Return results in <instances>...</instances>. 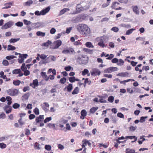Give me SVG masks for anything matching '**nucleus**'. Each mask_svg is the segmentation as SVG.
Wrapping results in <instances>:
<instances>
[{
    "label": "nucleus",
    "mask_w": 153,
    "mask_h": 153,
    "mask_svg": "<svg viewBox=\"0 0 153 153\" xmlns=\"http://www.w3.org/2000/svg\"><path fill=\"white\" fill-rule=\"evenodd\" d=\"M16 58V56L13 55L8 56L6 57V59L10 60L14 58Z\"/></svg>",
    "instance_id": "nucleus-41"
},
{
    "label": "nucleus",
    "mask_w": 153,
    "mask_h": 153,
    "mask_svg": "<svg viewBox=\"0 0 153 153\" xmlns=\"http://www.w3.org/2000/svg\"><path fill=\"white\" fill-rule=\"evenodd\" d=\"M6 100L8 102L7 104L8 105H10L12 103V98L10 97H7L6 98Z\"/></svg>",
    "instance_id": "nucleus-29"
},
{
    "label": "nucleus",
    "mask_w": 153,
    "mask_h": 153,
    "mask_svg": "<svg viewBox=\"0 0 153 153\" xmlns=\"http://www.w3.org/2000/svg\"><path fill=\"white\" fill-rule=\"evenodd\" d=\"M16 26H17L18 27H22L23 26V23L22 22H17L15 24Z\"/></svg>",
    "instance_id": "nucleus-57"
},
{
    "label": "nucleus",
    "mask_w": 153,
    "mask_h": 153,
    "mask_svg": "<svg viewBox=\"0 0 153 153\" xmlns=\"http://www.w3.org/2000/svg\"><path fill=\"white\" fill-rule=\"evenodd\" d=\"M33 3V1L31 0H29L24 3L23 4L25 6H29Z\"/></svg>",
    "instance_id": "nucleus-21"
},
{
    "label": "nucleus",
    "mask_w": 153,
    "mask_h": 153,
    "mask_svg": "<svg viewBox=\"0 0 153 153\" xmlns=\"http://www.w3.org/2000/svg\"><path fill=\"white\" fill-rule=\"evenodd\" d=\"M82 7L79 4H78L76 7V11L73 13H71V14H75L80 13L82 11Z\"/></svg>",
    "instance_id": "nucleus-10"
},
{
    "label": "nucleus",
    "mask_w": 153,
    "mask_h": 153,
    "mask_svg": "<svg viewBox=\"0 0 153 153\" xmlns=\"http://www.w3.org/2000/svg\"><path fill=\"white\" fill-rule=\"evenodd\" d=\"M120 25L122 27H125L127 28H130L131 27V25L129 24H121Z\"/></svg>",
    "instance_id": "nucleus-30"
},
{
    "label": "nucleus",
    "mask_w": 153,
    "mask_h": 153,
    "mask_svg": "<svg viewBox=\"0 0 153 153\" xmlns=\"http://www.w3.org/2000/svg\"><path fill=\"white\" fill-rule=\"evenodd\" d=\"M38 82L37 79H36L33 81V83L30 84V86H32V87L34 88L36 87L38 85Z\"/></svg>",
    "instance_id": "nucleus-16"
},
{
    "label": "nucleus",
    "mask_w": 153,
    "mask_h": 153,
    "mask_svg": "<svg viewBox=\"0 0 153 153\" xmlns=\"http://www.w3.org/2000/svg\"><path fill=\"white\" fill-rule=\"evenodd\" d=\"M118 68L116 67H112L105 69L104 70V72L105 73H110L112 72L117 71Z\"/></svg>",
    "instance_id": "nucleus-9"
},
{
    "label": "nucleus",
    "mask_w": 153,
    "mask_h": 153,
    "mask_svg": "<svg viewBox=\"0 0 153 153\" xmlns=\"http://www.w3.org/2000/svg\"><path fill=\"white\" fill-rule=\"evenodd\" d=\"M147 118V116L146 117H140V120L139 122L140 123H142L144 122L145 120V119Z\"/></svg>",
    "instance_id": "nucleus-49"
},
{
    "label": "nucleus",
    "mask_w": 153,
    "mask_h": 153,
    "mask_svg": "<svg viewBox=\"0 0 153 153\" xmlns=\"http://www.w3.org/2000/svg\"><path fill=\"white\" fill-rule=\"evenodd\" d=\"M4 5L5 6L2 7V9H6L10 8L11 7V6L13 5V2H12L5 3L4 4Z\"/></svg>",
    "instance_id": "nucleus-17"
},
{
    "label": "nucleus",
    "mask_w": 153,
    "mask_h": 153,
    "mask_svg": "<svg viewBox=\"0 0 153 153\" xmlns=\"http://www.w3.org/2000/svg\"><path fill=\"white\" fill-rule=\"evenodd\" d=\"M52 120V118L51 117H47L44 121V122L45 123H46L47 122H49Z\"/></svg>",
    "instance_id": "nucleus-55"
},
{
    "label": "nucleus",
    "mask_w": 153,
    "mask_h": 153,
    "mask_svg": "<svg viewBox=\"0 0 153 153\" xmlns=\"http://www.w3.org/2000/svg\"><path fill=\"white\" fill-rule=\"evenodd\" d=\"M62 52L63 53L65 54H74L75 53V51L73 48L70 47L68 48L64 49L62 51Z\"/></svg>",
    "instance_id": "nucleus-3"
},
{
    "label": "nucleus",
    "mask_w": 153,
    "mask_h": 153,
    "mask_svg": "<svg viewBox=\"0 0 153 153\" xmlns=\"http://www.w3.org/2000/svg\"><path fill=\"white\" fill-rule=\"evenodd\" d=\"M14 25V23L11 21H10L5 24L2 26L1 29L3 30L7 29L10 28Z\"/></svg>",
    "instance_id": "nucleus-7"
},
{
    "label": "nucleus",
    "mask_w": 153,
    "mask_h": 153,
    "mask_svg": "<svg viewBox=\"0 0 153 153\" xmlns=\"http://www.w3.org/2000/svg\"><path fill=\"white\" fill-rule=\"evenodd\" d=\"M77 29L81 34L86 36H89L90 33V29L86 25L81 24L77 26Z\"/></svg>",
    "instance_id": "nucleus-1"
},
{
    "label": "nucleus",
    "mask_w": 153,
    "mask_h": 153,
    "mask_svg": "<svg viewBox=\"0 0 153 153\" xmlns=\"http://www.w3.org/2000/svg\"><path fill=\"white\" fill-rule=\"evenodd\" d=\"M69 80L71 82H73L75 81V77L74 76L70 77L69 78Z\"/></svg>",
    "instance_id": "nucleus-63"
},
{
    "label": "nucleus",
    "mask_w": 153,
    "mask_h": 153,
    "mask_svg": "<svg viewBox=\"0 0 153 153\" xmlns=\"http://www.w3.org/2000/svg\"><path fill=\"white\" fill-rule=\"evenodd\" d=\"M51 9L50 6H48L45 8L43 9L41 11V14L42 15H44L48 13Z\"/></svg>",
    "instance_id": "nucleus-12"
},
{
    "label": "nucleus",
    "mask_w": 153,
    "mask_h": 153,
    "mask_svg": "<svg viewBox=\"0 0 153 153\" xmlns=\"http://www.w3.org/2000/svg\"><path fill=\"white\" fill-rule=\"evenodd\" d=\"M71 68H72V69H73L70 66L65 67V70L67 71H70V70H71Z\"/></svg>",
    "instance_id": "nucleus-62"
},
{
    "label": "nucleus",
    "mask_w": 153,
    "mask_h": 153,
    "mask_svg": "<svg viewBox=\"0 0 153 153\" xmlns=\"http://www.w3.org/2000/svg\"><path fill=\"white\" fill-rule=\"evenodd\" d=\"M81 116H80V118L81 119L83 120L87 115V112L85 110H82L81 112Z\"/></svg>",
    "instance_id": "nucleus-18"
},
{
    "label": "nucleus",
    "mask_w": 153,
    "mask_h": 153,
    "mask_svg": "<svg viewBox=\"0 0 153 153\" xmlns=\"http://www.w3.org/2000/svg\"><path fill=\"white\" fill-rule=\"evenodd\" d=\"M33 112L36 115H39V110L37 108H36L33 110Z\"/></svg>",
    "instance_id": "nucleus-46"
},
{
    "label": "nucleus",
    "mask_w": 153,
    "mask_h": 153,
    "mask_svg": "<svg viewBox=\"0 0 153 153\" xmlns=\"http://www.w3.org/2000/svg\"><path fill=\"white\" fill-rule=\"evenodd\" d=\"M133 11L136 14L138 15L139 13V11L138 7L137 6H132L131 7Z\"/></svg>",
    "instance_id": "nucleus-15"
},
{
    "label": "nucleus",
    "mask_w": 153,
    "mask_h": 153,
    "mask_svg": "<svg viewBox=\"0 0 153 153\" xmlns=\"http://www.w3.org/2000/svg\"><path fill=\"white\" fill-rule=\"evenodd\" d=\"M23 71L24 72V74L25 76H27L29 75L30 74V72L29 71L27 70V69L25 70V71Z\"/></svg>",
    "instance_id": "nucleus-58"
},
{
    "label": "nucleus",
    "mask_w": 153,
    "mask_h": 153,
    "mask_svg": "<svg viewBox=\"0 0 153 153\" xmlns=\"http://www.w3.org/2000/svg\"><path fill=\"white\" fill-rule=\"evenodd\" d=\"M37 56H39L40 58L42 59H45L47 57V56L44 54H39L38 53L37 54Z\"/></svg>",
    "instance_id": "nucleus-31"
},
{
    "label": "nucleus",
    "mask_w": 153,
    "mask_h": 153,
    "mask_svg": "<svg viewBox=\"0 0 153 153\" xmlns=\"http://www.w3.org/2000/svg\"><path fill=\"white\" fill-rule=\"evenodd\" d=\"M82 142L83 143L82 146V148L85 147V146L87 145L88 142V140L86 139L83 140Z\"/></svg>",
    "instance_id": "nucleus-40"
},
{
    "label": "nucleus",
    "mask_w": 153,
    "mask_h": 153,
    "mask_svg": "<svg viewBox=\"0 0 153 153\" xmlns=\"http://www.w3.org/2000/svg\"><path fill=\"white\" fill-rule=\"evenodd\" d=\"M68 122V120L65 119H62L59 121V122L60 123L63 124H65L67 123Z\"/></svg>",
    "instance_id": "nucleus-53"
},
{
    "label": "nucleus",
    "mask_w": 153,
    "mask_h": 153,
    "mask_svg": "<svg viewBox=\"0 0 153 153\" xmlns=\"http://www.w3.org/2000/svg\"><path fill=\"white\" fill-rule=\"evenodd\" d=\"M12 109V107L9 105H6L4 107V110L7 114L10 113Z\"/></svg>",
    "instance_id": "nucleus-13"
},
{
    "label": "nucleus",
    "mask_w": 153,
    "mask_h": 153,
    "mask_svg": "<svg viewBox=\"0 0 153 153\" xmlns=\"http://www.w3.org/2000/svg\"><path fill=\"white\" fill-rule=\"evenodd\" d=\"M52 43L51 42L49 41L48 40L46 42L42 44V46H44L48 47L49 45H50Z\"/></svg>",
    "instance_id": "nucleus-38"
},
{
    "label": "nucleus",
    "mask_w": 153,
    "mask_h": 153,
    "mask_svg": "<svg viewBox=\"0 0 153 153\" xmlns=\"http://www.w3.org/2000/svg\"><path fill=\"white\" fill-rule=\"evenodd\" d=\"M21 68L23 71L27 69V68L25 66V63L22 64L21 66Z\"/></svg>",
    "instance_id": "nucleus-48"
},
{
    "label": "nucleus",
    "mask_w": 153,
    "mask_h": 153,
    "mask_svg": "<svg viewBox=\"0 0 153 153\" xmlns=\"http://www.w3.org/2000/svg\"><path fill=\"white\" fill-rule=\"evenodd\" d=\"M98 107H93L90 109V112L92 113H94L98 109Z\"/></svg>",
    "instance_id": "nucleus-35"
},
{
    "label": "nucleus",
    "mask_w": 153,
    "mask_h": 153,
    "mask_svg": "<svg viewBox=\"0 0 153 153\" xmlns=\"http://www.w3.org/2000/svg\"><path fill=\"white\" fill-rule=\"evenodd\" d=\"M7 93L9 95L11 96H14L17 95L19 91L17 89H10L7 90Z\"/></svg>",
    "instance_id": "nucleus-5"
},
{
    "label": "nucleus",
    "mask_w": 153,
    "mask_h": 153,
    "mask_svg": "<svg viewBox=\"0 0 153 153\" xmlns=\"http://www.w3.org/2000/svg\"><path fill=\"white\" fill-rule=\"evenodd\" d=\"M111 30L115 32H117L119 31V29L117 27H114L111 29Z\"/></svg>",
    "instance_id": "nucleus-47"
},
{
    "label": "nucleus",
    "mask_w": 153,
    "mask_h": 153,
    "mask_svg": "<svg viewBox=\"0 0 153 153\" xmlns=\"http://www.w3.org/2000/svg\"><path fill=\"white\" fill-rule=\"evenodd\" d=\"M70 9L69 8H65L62 10L60 12V14L62 15L64 14L65 12L69 11Z\"/></svg>",
    "instance_id": "nucleus-23"
},
{
    "label": "nucleus",
    "mask_w": 153,
    "mask_h": 153,
    "mask_svg": "<svg viewBox=\"0 0 153 153\" xmlns=\"http://www.w3.org/2000/svg\"><path fill=\"white\" fill-rule=\"evenodd\" d=\"M110 4V2H107L103 4L102 6V8H104L108 6Z\"/></svg>",
    "instance_id": "nucleus-59"
},
{
    "label": "nucleus",
    "mask_w": 153,
    "mask_h": 153,
    "mask_svg": "<svg viewBox=\"0 0 153 153\" xmlns=\"http://www.w3.org/2000/svg\"><path fill=\"white\" fill-rule=\"evenodd\" d=\"M124 61L122 59L119 60L118 62L117 63V65L119 66H122L123 65Z\"/></svg>",
    "instance_id": "nucleus-37"
},
{
    "label": "nucleus",
    "mask_w": 153,
    "mask_h": 153,
    "mask_svg": "<svg viewBox=\"0 0 153 153\" xmlns=\"http://www.w3.org/2000/svg\"><path fill=\"white\" fill-rule=\"evenodd\" d=\"M6 147V145L4 143H0V148L1 149H4Z\"/></svg>",
    "instance_id": "nucleus-60"
},
{
    "label": "nucleus",
    "mask_w": 153,
    "mask_h": 153,
    "mask_svg": "<svg viewBox=\"0 0 153 153\" xmlns=\"http://www.w3.org/2000/svg\"><path fill=\"white\" fill-rule=\"evenodd\" d=\"M20 39V38H18L17 39L12 38L9 40V42L10 43H14L15 42H17L19 41Z\"/></svg>",
    "instance_id": "nucleus-33"
},
{
    "label": "nucleus",
    "mask_w": 153,
    "mask_h": 153,
    "mask_svg": "<svg viewBox=\"0 0 153 153\" xmlns=\"http://www.w3.org/2000/svg\"><path fill=\"white\" fill-rule=\"evenodd\" d=\"M56 60V58L54 56H50L45 61L43 62V63L46 64L48 63L51 61H54Z\"/></svg>",
    "instance_id": "nucleus-8"
},
{
    "label": "nucleus",
    "mask_w": 153,
    "mask_h": 153,
    "mask_svg": "<svg viewBox=\"0 0 153 153\" xmlns=\"http://www.w3.org/2000/svg\"><path fill=\"white\" fill-rule=\"evenodd\" d=\"M20 107V105L17 103H15L13 105V107L14 109H17Z\"/></svg>",
    "instance_id": "nucleus-51"
},
{
    "label": "nucleus",
    "mask_w": 153,
    "mask_h": 153,
    "mask_svg": "<svg viewBox=\"0 0 153 153\" xmlns=\"http://www.w3.org/2000/svg\"><path fill=\"white\" fill-rule=\"evenodd\" d=\"M108 101L110 102H112L114 100V97L112 96H109L108 98Z\"/></svg>",
    "instance_id": "nucleus-44"
},
{
    "label": "nucleus",
    "mask_w": 153,
    "mask_h": 153,
    "mask_svg": "<svg viewBox=\"0 0 153 153\" xmlns=\"http://www.w3.org/2000/svg\"><path fill=\"white\" fill-rule=\"evenodd\" d=\"M88 72L89 71L88 69H85L84 70L82 71V75L83 76L85 75L88 73Z\"/></svg>",
    "instance_id": "nucleus-45"
},
{
    "label": "nucleus",
    "mask_w": 153,
    "mask_h": 153,
    "mask_svg": "<svg viewBox=\"0 0 153 153\" xmlns=\"http://www.w3.org/2000/svg\"><path fill=\"white\" fill-rule=\"evenodd\" d=\"M135 30V29L132 28L128 30L126 32V35H129L131 34L132 33L133 31Z\"/></svg>",
    "instance_id": "nucleus-28"
},
{
    "label": "nucleus",
    "mask_w": 153,
    "mask_h": 153,
    "mask_svg": "<svg viewBox=\"0 0 153 153\" xmlns=\"http://www.w3.org/2000/svg\"><path fill=\"white\" fill-rule=\"evenodd\" d=\"M119 60L117 58H114L112 59L111 62L114 63H117L118 62Z\"/></svg>",
    "instance_id": "nucleus-64"
},
{
    "label": "nucleus",
    "mask_w": 153,
    "mask_h": 153,
    "mask_svg": "<svg viewBox=\"0 0 153 153\" xmlns=\"http://www.w3.org/2000/svg\"><path fill=\"white\" fill-rule=\"evenodd\" d=\"M67 88V90L68 92H71L73 89L72 84H69L67 87L65 88Z\"/></svg>",
    "instance_id": "nucleus-26"
},
{
    "label": "nucleus",
    "mask_w": 153,
    "mask_h": 153,
    "mask_svg": "<svg viewBox=\"0 0 153 153\" xmlns=\"http://www.w3.org/2000/svg\"><path fill=\"white\" fill-rule=\"evenodd\" d=\"M28 56V55L27 54H20L18 59L19 62V63L23 62L25 59H26Z\"/></svg>",
    "instance_id": "nucleus-6"
},
{
    "label": "nucleus",
    "mask_w": 153,
    "mask_h": 153,
    "mask_svg": "<svg viewBox=\"0 0 153 153\" xmlns=\"http://www.w3.org/2000/svg\"><path fill=\"white\" fill-rule=\"evenodd\" d=\"M129 74L127 72H122L117 74V76L122 77H127L128 76Z\"/></svg>",
    "instance_id": "nucleus-20"
},
{
    "label": "nucleus",
    "mask_w": 153,
    "mask_h": 153,
    "mask_svg": "<svg viewBox=\"0 0 153 153\" xmlns=\"http://www.w3.org/2000/svg\"><path fill=\"white\" fill-rule=\"evenodd\" d=\"M43 23L42 22H37L33 23L32 25V27L34 28H38L40 27H42L43 26Z\"/></svg>",
    "instance_id": "nucleus-11"
},
{
    "label": "nucleus",
    "mask_w": 153,
    "mask_h": 153,
    "mask_svg": "<svg viewBox=\"0 0 153 153\" xmlns=\"http://www.w3.org/2000/svg\"><path fill=\"white\" fill-rule=\"evenodd\" d=\"M85 45L87 47L90 48H94V46L90 42H87L85 43Z\"/></svg>",
    "instance_id": "nucleus-34"
},
{
    "label": "nucleus",
    "mask_w": 153,
    "mask_h": 153,
    "mask_svg": "<svg viewBox=\"0 0 153 153\" xmlns=\"http://www.w3.org/2000/svg\"><path fill=\"white\" fill-rule=\"evenodd\" d=\"M100 72L97 68H94L93 69L92 72L91 73V74L92 76H95L97 75H100Z\"/></svg>",
    "instance_id": "nucleus-14"
},
{
    "label": "nucleus",
    "mask_w": 153,
    "mask_h": 153,
    "mask_svg": "<svg viewBox=\"0 0 153 153\" xmlns=\"http://www.w3.org/2000/svg\"><path fill=\"white\" fill-rule=\"evenodd\" d=\"M21 72V70L20 69H15L13 71L12 73L13 74H18Z\"/></svg>",
    "instance_id": "nucleus-42"
},
{
    "label": "nucleus",
    "mask_w": 153,
    "mask_h": 153,
    "mask_svg": "<svg viewBox=\"0 0 153 153\" xmlns=\"http://www.w3.org/2000/svg\"><path fill=\"white\" fill-rule=\"evenodd\" d=\"M76 60V62L79 64H86L88 63V59L87 57H81V56L79 55L75 57Z\"/></svg>",
    "instance_id": "nucleus-2"
},
{
    "label": "nucleus",
    "mask_w": 153,
    "mask_h": 153,
    "mask_svg": "<svg viewBox=\"0 0 153 153\" xmlns=\"http://www.w3.org/2000/svg\"><path fill=\"white\" fill-rule=\"evenodd\" d=\"M16 49V47L14 46H13L11 45H9L8 46L7 49L8 51H13Z\"/></svg>",
    "instance_id": "nucleus-36"
},
{
    "label": "nucleus",
    "mask_w": 153,
    "mask_h": 153,
    "mask_svg": "<svg viewBox=\"0 0 153 153\" xmlns=\"http://www.w3.org/2000/svg\"><path fill=\"white\" fill-rule=\"evenodd\" d=\"M41 75L43 77V78L45 79L46 81H48V80L49 77H48L47 75L46 72H42Z\"/></svg>",
    "instance_id": "nucleus-24"
},
{
    "label": "nucleus",
    "mask_w": 153,
    "mask_h": 153,
    "mask_svg": "<svg viewBox=\"0 0 153 153\" xmlns=\"http://www.w3.org/2000/svg\"><path fill=\"white\" fill-rule=\"evenodd\" d=\"M44 119V115H39V117H37L36 119V123L42 121Z\"/></svg>",
    "instance_id": "nucleus-19"
},
{
    "label": "nucleus",
    "mask_w": 153,
    "mask_h": 153,
    "mask_svg": "<svg viewBox=\"0 0 153 153\" xmlns=\"http://www.w3.org/2000/svg\"><path fill=\"white\" fill-rule=\"evenodd\" d=\"M2 64L5 66H7L9 64L8 61L6 60H4L2 62Z\"/></svg>",
    "instance_id": "nucleus-56"
},
{
    "label": "nucleus",
    "mask_w": 153,
    "mask_h": 153,
    "mask_svg": "<svg viewBox=\"0 0 153 153\" xmlns=\"http://www.w3.org/2000/svg\"><path fill=\"white\" fill-rule=\"evenodd\" d=\"M62 42L61 40H58L55 41L53 43V47H51L52 49H55L59 48L61 45Z\"/></svg>",
    "instance_id": "nucleus-4"
},
{
    "label": "nucleus",
    "mask_w": 153,
    "mask_h": 153,
    "mask_svg": "<svg viewBox=\"0 0 153 153\" xmlns=\"http://www.w3.org/2000/svg\"><path fill=\"white\" fill-rule=\"evenodd\" d=\"M21 83V82L20 80H16L15 81H14L13 82V84L14 85L16 86H18Z\"/></svg>",
    "instance_id": "nucleus-39"
},
{
    "label": "nucleus",
    "mask_w": 153,
    "mask_h": 153,
    "mask_svg": "<svg viewBox=\"0 0 153 153\" xmlns=\"http://www.w3.org/2000/svg\"><path fill=\"white\" fill-rule=\"evenodd\" d=\"M29 95L28 94H25L22 97L23 100H25L28 99Z\"/></svg>",
    "instance_id": "nucleus-54"
},
{
    "label": "nucleus",
    "mask_w": 153,
    "mask_h": 153,
    "mask_svg": "<svg viewBox=\"0 0 153 153\" xmlns=\"http://www.w3.org/2000/svg\"><path fill=\"white\" fill-rule=\"evenodd\" d=\"M119 4H120V3H119L117 2H114L112 4L111 7L112 9L116 10V9L117 8L116 7H117V5H118Z\"/></svg>",
    "instance_id": "nucleus-22"
},
{
    "label": "nucleus",
    "mask_w": 153,
    "mask_h": 153,
    "mask_svg": "<svg viewBox=\"0 0 153 153\" xmlns=\"http://www.w3.org/2000/svg\"><path fill=\"white\" fill-rule=\"evenodd\" d=\"M36 34L38 36L44 37L45 36V33L38 31L36 33Z\"/></svg>",
    "instance_id": "nucleus-25"
},
{
    "label": "nucleus",
    "mask_w": 153,
    "mask_h": 153,
    "mask_svg": "<svg viewBox=\"0 0 153 153\" xmlns=\"http://www.w3.org/2000/svg\"><path fill=\"white\" fill-rule=\"evenodd\" d=\"M66 79L65 78H61L60 80V82L62 84H64L66 82Z\"/></svg>",
    "instance_id": "nucleus-61"
},
{
    "label": "nucleus",
    "mask_w": 153,
    "mask_h": 153,
    "mask_svg": "<svg viewBox=\"0 0 153 153\" xmlns=\"http://www.w3.org/2000/svg\"><path fill=\"white\" fill-rule=\"evenodd\" d=\"M98 45L102 48H104L105 46V44L103 43V42L102 40L98 42Z\"/></svg>",
    "instance_id": "nucleus-50"
},
{
    "label": "nucleus",
    "mask_w": 153,
    "mask_h": 153,
    "mask_svg": "<svg viewBox=\"0 0 153 153\" xmlns=\"http://www.w3.org/2000/svg\"><path fill=\"white\" fill-rule=\"evenodd\" d=\"M137 127L136 126H131L129 128V130L130 131H134L137 128Z\"/></svg>",
    "instance_id": "nucleus-43"
},
{
    "label": "nucleus",
    "mask_w": 153,
    "mask_h": 153,
    "mask_svg": "<svg viewBox=\"0 0 153 153\" xmlns=\"http://www.w3.org/2000/svg\"><path fill=\"white\" fill-rule=\"evenodd\" d=\"M83 51L84 52L88 53L90 54L92 53L93 51L92 50H91L89 49L84 48L83 49Z\"/></svg>",
    "instance_id": "nucleus-27"
},
{
    "label": "nucleus",
    "mask_w": 153,
    "mask_h": 153,
    "mask_svg": "<svg viewBox=\"0 0 153 153\" xmlns=\"http://www.w3.org/2000/svg\"><path fill=\"white\" fill-rule=\"evenodd\" d=\"M79 92L78 88L77 87H76L72 92V94L73 95L77 94Z\"/></svg>",
    "instance_id": "nucleus-32"
},
{
    "label": "nucleus",
    "mask_w": 153,
    "mask_h": 153,
    "mask_svg": "<svg viewBox=\"0 0 153 153\" xmlns=\"http://www.w3.org/2000/svg\"><path fill=\"white\" fill-rule=\"evenodd\" d=\"M24 24L26 25H28L31 24V22L29 21H27L26 19H24L23 20Z\"/></svg>",
    "instance_id": "nucleus-52"
}]
</instances>
